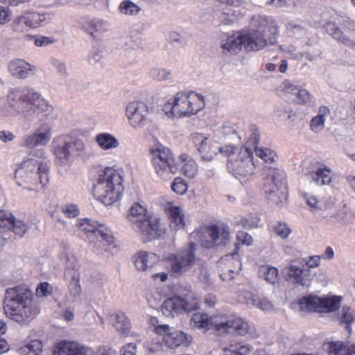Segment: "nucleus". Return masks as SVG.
Wrapping results in <instances>:
<instances>
[{"label": "nucleus", "instance_id": "nucleus-28", "mask_svg": "<svg viewBox=\"0 0 355 355\" xmlns=\"http://www.w3.org/2000/svg\"><path fill=\"white\" fill-rule=\"evenodd\" d=\"M96 352L90 347L78 342L60 343L54 355H95Z\"/></svg>", "mask_w": 355, "mask_h": 355}, {"label": "nucleus", "instance_id": "nucleus-26", "mask_svg": "<svg viewBox=\"0 0 355 355\" xmlns=\"http://www.w3.org/2000/svg\"><path fill=\"white\" fill-rule=\"evenodd\" d=\"M8 71L14 78L17 79H26L34 74L37 68L23 59H13L8 63Z\"/></svg>", "mask_w": 355, "mask_h": 355}, {"label": "nucleus", "instance_id": "nucleus-34", "mask_svg": "<svg viewBox=\"0 0 355 355\" xmlns=\"http://www.w3.org/2000/svg\"><path fill=\"white\" fill-rule=\"evenodd\" d=\"M113 327L121 335L128 336L132 328L131 322L123 312H119L113 315Z\"/></svg>", "mask_w": 355, "mask_h": 355}, {"label": "nucleus", "instance_id": "nucleus-37", "mask_svg": "<svg viewBox=\"0 0 355 355\" xmlns=\"http://www.w3.org/2000/svg\"><path fill=\"white\" fill-rule=\"evenodd\" d=\"M242 46L244 48V40L242 33H240L236 37H230L221 44L223 52L231 54L239 52Z\"/></svg>", "mask_w": 355, "mask_h": 355}, {"label": "nucleus", "instance_id": "nucleus-53", "mask_svg": "<svg viewBox=\"0 0 355 355\" xmlns=\"http://www.w3.org/2000/svg\"><path fill=\"white\" fill-rule=\"evenodd\" d=\"M150 76L159 81L166 80L171 76V71L164 69H153L150 71Z\"/></svg>", "mask_w": 355, "mask_h": 355}, {"label": "nucleus", "instance_id": "nucleus-61", "mask_svg": "<svg viewBox=\"0 0 355 355\" xmlns=\"http://www.w3.org/2000/svg\"><path fill=\"white\" fill-rule=\"evenodd\" d=\"M33 0H0V3L7 6H19L21 5H28Z\"/></svg>", "mask_w": 355, "mask_h": 355}, {"label": "nucleus", "instance_id": "nucleus-17", "mask_svg": "<svg viewBox=\"0 0 355 355\" xmlns=\"http://www.w3.org/2000/svg\"><path fill=\"white\" fill-rule=\"evenodd\" d=\"M77 225L82 232L93 234L98 239L100 238L99 241L102 243L104 251L112 254L114 253L116 244L113 234L110 229L87 218L83 219Z\"/></svg>", "mask_w": 355, "mask_h": 355}, {"label": "nucleus", "instance_id": "nucleus-52", "mask_svg": "<svg viewBox=\"0 0 355 355\" xmlns=\"http://www.w3.org/2000/svg\"><path fill=\"white\" fill-rule=\"evenodd\" d=\"M187 182L181 178H175L171 185L172 190L178 194H184L187 190Z\"/></svg>", "mask_w": 355, "mask_h": 355}, {"label": "nucleus", "instance_id": "nucleus-30", "mask_svg": "<svg viewBox=\"0 0 355 355\" xmlns=\"http://www.w3.org/2000/svg\"><path fill=\"white\" fill-rule=\"evenodd\" d=\"M259 137L256 133L249 139L246 144L250 146L258 157H260L265 163L272 164L276 161L277 155L275 151L268 148L258 147Z\"/></svg>", "mask_w": 355, "mask_h": 355}, {"label": "nucleus", "instance_id": "nucleus-46", "mask_svg": "<svg viewBox=\"0 0 355 355\" xmlns=\"http://www.w3.org/2000/svg\"><path fill=\"white\" fill-rule=\"evenodd\" d=\"M42 350V342L38 340H34L21 347L19 352L22 355H39Z\"/></svg>", "mask_w": 355, "mask_h": 355}, {"label": "nucleus", "instance_id": "nucleus-25", "mask_svg": "<svg viewBox=\"0 0 355 355\" xmlns=\"http://www.w3.org/2000/svg\"><path fill=\"white\" fill-rule=\"evenodd\" d=\"M191 141L197 151L200 154L202 162H209L214 159L217 155L216 150L212 149V145L208 137L201 134H193Z\"/></svg>", "mask_w": 355, "mask_h": 355}, {"label": "nucleus", "instance_id": "nucleus-51", "mask_svg": "<svg viewBox=\"0 0 355 355\" xmlns=\"http://www.w3.org/2000/svg\"><path fill=\"white\" fill-rule=\"evenodd\" d=\"M275 234L282 239H286L291 233V230L285 223H279L274 227Z\"/></svg>", "mask_w": 355, "mask_h": 355}, {"label": "nucleus", "instance_id": "nucleus-12", "mask_svg": "<svg viewBox=\"0 0 355 355\" xmlns=\"http://www.w3.org/2000/svg\"><path fill=\"white\" fill-rule=\"evenodd\" d=\"M265 178L263 179V191L268 200L273 205H279L286 198L282 189L284 174L278 168L272 166H265L263 169Z\"/></svg>", "mask_w": 355, "mask_h": 355}, {"label": "nucleus", "instance_id": "nucleus-54", "mask_svg": "<svg viewBox=\"0 0 355 355\" xmlns=\"http://www.w3.org/2000/svg\"><path fill=\"white\" fill-rule=\"evenodd\" d=\"M52 286L48 282H42L39 284L36 289V294L38 297H48L51 295Z\"/></svg>", "mask_w": 355, "mask_h": 355}, {"label": "nucleus", "instance_id": "nucleus-32", "mask_svg": "<svg viewBox=\"0 0 355 355\" xmlns=\"http://www.w3.org/2000/svg\"><path fill=\"white\" fill-rule=\"evenodd\" d=\"M324 347L329 355H355V343L336 341L327 343Z\"/></svg>", "mask_w": 355, "mask_h": 355}, {"label": "nucleus", "instance_id": "nucleus-11", "mask_svg": "<svg viewBox=\"0 0 355 355\" xmlns=\"http://www.w3.org/2000/svg\"><path fill=\"white\" fill-rule=\"evenodd\" d=\"M303 198L311 212L321 216L327 223L337 224L345 219V214L335 208L334 204L324 199L318 200L315 196L304 193Z\"/></svg>", "mask_w": 355, "mask_h": 355}, {"label": "nucleus", "instance_id": "nucleus-31", "mask_svg": "<svg viewBox=\"0 0 355 355\" xmlns=\"http://www.w3.org/2000/svg\"><path fill=\"white\" fill-rule=\"evenodd\" d=\"M134 258L136 268L142 271L151 268L159 261V257L157 254L146 251L137 252Z\"/></svg>", "mask_w": 355, "mask_h": 355}, {"label": "nucleus", "instance_id": "nucleus-23", "mask_svg": "<svg viewBox=\"0 0 355 355\" xmlns=\"http://www.w3.org/2000/svg\"><path fill=\"white\" fill-rule=\"evenodd\" d=\"M148 115L147 105L141 101H132L126 107V116L130 125L135 128L145 125Z\"/></svg>", "mask_w": 355, "mask_h": 355}, {"label": "nucleus", "instance_id": "nucleus-10", "mask_svg": "<svg viewBox=\"0 0 355 355\" xmlns=\"http://www.w3.org/2000/svg\"><path fill=\"white\" fill-rule=\"evenodd\" d=\"M191 237L198 241L202 247L211 248L227 245L230 239V234L226 226L214 225L192 232Z\"/></svg>", "mask_w": 355, "mask_h": 355}, {"label": "nucleus", "instance_id": "nucleus-4", "mask_svg": "<svg viewBox=\"0 0 355 355\" xmlns=\"http://www.w3.org/2000/svg\"><path fill=\"white\" fill-rule=\"evenodd\" d=\"M122 177L112 168H106L94 186V196L105 205L116 202L123 190Z\"/></svg>", "mask_w": 355, "mask_h": 355}, {"label": "nucleus", "instance_id": "nucleus-41", "mask_svg": "<svg viewBox=\"0 0 355 355\" xmlns=\"http://www.w3.org/2000/svg\"><path fill=\"white\" fill-rule=\"evenodd\" d=\"M312 180L318 186L329 184L331 182V171L324 168H318L311 173Z\"/></svg>", "mask_w": 355, "mask_h": 355}, {"label": "nucleus", "instance_id": "nucleus-35", "mask_svg": "<svg viewBox=\"0 0 355 355\" xmlns=\"http://www.w3.org/2000/svg\"><path fill=\"white\" fill-rule=\"evenodd\" d=\"M337 320L340 324L345 326L349 334L352 333V325L355 324V309L344 306L338 313Z\"/></svg>", "mask_w": 355, "mask_h": 355}, {"label": "nucleus", "instance_id": "nucleus-62", "mask_svg": "<svg viewBox=\"0 0 355 355\" xmlns=\"http://www.w3.org/2000/svg\"><path fill=\"white\" fill-rule=\"evenodd\" d=\"M234 224L238 228L250 229L253 227L252 223H249V221L243 217L236 218Z\"/></svg>", "mask_w": 355, "mask_h": 355}, {"label": "nucleus", "instance_id": "nucleus-39", "mask_svg": "<svg viewBox=\"0 0 355 355\" xmlns=\"http://www.w3.org/2000/svg\"><path fill=\"white\" fill-rule=\"evenodd\" d=\"M95 141L103 150L116 148L119 146L118 139L109 133H100L97 135Z\"/></svg>", "mask_w": 355, "mask_h": 355}, {"label": "nucleus", "instance_id": "nucleus-18", "mask_svg": "<svg viewBox=\"0 0 355 355\" xmlns=\"http://www.w3.org/2000/svg\"><path fill=\"white\" fill-rule=\"evenodd\" d=\"M218 323L220 336L227 333H236L241 336L252 337L254 334V328L245 320L234 315L223 313Z\"/></svg>", "mask_w": 355, "mask_h": 355}, {"label": "nucleus", "instance_id": "nucleus-63", "mask_svg": "<svg viewBox=\"0 0 355 355\" xmlns=\"http://www.w3.org/2000/svg\"><path fill=\"white\" fill-rule=\"evenodd\" d=\"M236 147L233 145H227L225 146L220 147L219 152L227 157H231L234 155Z\"/></svg>", "mask_w": 355, "mask_h": 355}, {"label": "nucleus", "instance_id": "nucleus-45", "mask_svg": "<svg viewBox=\"0 0 355 355\" xmlns=\"http://www.w3.org/2000/svg\"><path fill=\"white\" fill-rule=\"evenodd\" d=\"M225 355H249L250 348L248 345L230 342L229 346L223 348Z\"/></svg>", "mask_w": 355, "mask_h": 355}, {"label": "nucleus", "instance_id": "nucleus-36", "mask_svg": "<svg viewBox=\"0 0 355 355\" xmlns=\"http://www.w3.org/2000/svg\"><path fill=\"white\" fill-rule=\"evenodd\" d=\"M12 31L16 33H22L32 28L29 12H24L14 18L11 24Z\"/></svg>", "mask_w": 355, "mask_h": 355}, {"label": "nucleus", "instance_id": "nucleus-15", "mask_svg": "<svg viewBox=\"0 0 355 355\" xmlns=\"http://www.w3.org/2000/svg\"><path fill=\"white\" fill-rule=\"evenodd\" d=\"M52 136V127L49 123H42L34 132L25 137L23 145L29 149V154L34 157H42L45 151L37 148L40 146H46Z\"/></svg>", "mask_w": 355, "mask_h": 355}, {"label": "nucleus", "instance_id": "nucleus-55", "mask_svg": "<svg viewBox=\"0 0 355 355\" xmlns=\"http://www.w3.org/2000/svg\"><path fill=\"white\" fill-rule=\"evenodd\" d=\"M295 96L296 98L295 101L299 104H306L309 102L311 99L309 92L304 89H299Z\"/></svg>", "mask_w": 355, "mask_h": 355}, {"label": "nucleus", "instance_id": "nucleus-57", "mask_svg": "<svg viewBox=\"0 0 355 355\" xmlns=\"http://www.w3.org/2000/svg\"><path fill=\"white\" fill-rule=\"evenodd\" d=\"M320 256H311L309 257L307 260L305 259H303V265L304 264V267L306 268L310 269L312 272L311 269L318 267L320 263Z\"/></svg>", "mask_w": 355, "mask_h": 355}, {"label": "nucleus", "instance_id": "nucleus-2", "mask_svg": "<svg viewBox=\"0 0 355 355\" xmlns=\"http://www.w3.org/2000/svg\"><path fill=\"white\" fill-rule=\"evenodd\" d=\"M6 105L13 115H20L28 121L35 119L37 110L45 112V116L49 115L53 110L40 93L26 87L10 89L6 96Z\"/></svg>", "mask_w": 355, "mask_h": 355}, {"label": "nucleus", "instance_id": "nucleus-16", "mask_svg": "<svg viewBox=\"0 0 355 355\" xmlns=\"http://www.w3.org/2000/svg\"><path fill=\"white\" fill-rule=\"evenodd\" d=\"M286 281L303 287H309L314 274L303 265V259L291 260L282 270Z\"/></svg>", "mask_w": 355, "mask_h": 355}, {"label": "nucleus", "instance_id": "nucleus-64", "mask_svg": "<svg viewBox=\"0 0 355 355\" xmlns=\"http://www.w3.org/2000/svg\"><path fill=\"white\" fill-rule=\"evenodd\" d=\"M96 353L98 355H117L115 350L107 346H100Z\"/></svg>", "mask_w": 355, "mask_h": 355}, {"label": "nucleus", "instance_id": "nucleus-1", "mask_svg": "<svg viewBox=\"0 0 355 355\" xmlns=\"http://www.w3.org/2000/svg\"><path fill=\"white\" fill-rule=\"evenodd\" d=\"M3 309L12 321L27 325L40 313L34 294L28 287L16 286L5 291Z\"/></svg>", "mask_w": 355, "mask_h": 355}, {"label": "nucleus", "instance_id": "nucleus-49", "mask_svg": "<svg viewBox=\"0 0 355 355\" xmlns=\"http://www.w3.org/2000/svg\"><path fill=\"white\" fill-rule=\"evenodd\" d=\"M69 291L70 295L73 297L74 300H77L80 298L82 289L76 275L72 277V280L69 285Z\"/></svg>", "mask_w": 355, "mask_h": 355}, {"label": "nucleus", "instance_id": "nucleus-14", "mask_svg": "<svg viewBox=\"0 0 355 355\" xmlns=\"http://www.w3.org/2000/svg\"><path fill=\"white\" fill-rule=\"evenodd\" d=\"M253 150L250 146L241 148L236 158L231 157L227 164L229 171L236 178H249L254 173L255 164L252 155Z\"/></svg>", "mask_w": 355, "mask_h": 355}, {"label": "nucleus", "instance_id": "nucleus-7", "mask_svg": "<svg viewBox=\"0 0 355 355\" xmlns=\"http://www.w3.org/2000/svg\"><path fill=\"white\" fill-rule=\"evenodd\" d=\"M151 163L155 173L162 180L171 179L179 170V163L171 150L162 145L150 149Z\"/></svg>", "mask_w": 355, "mask_h": 355}, {"label": "nucleus", "instance_id": "nucleus-47", "mask_svg": "<svg viewBox=\"0 0 355 355\" xmlns=\"http://www.w3.org/2000/svg\"><path fill=\"white\" fill-rule=\"evenodd\" d=\"M33 28L42 26L46 20H50L53 16L51 12H29Z\"/></svg>", "mask_w": 355, "mask_h": 355}, {"label": "nucleus", "instance_id": "nucleus-40", "mask_svg": "<svg viewBox=\"0 0 355 355\" xmlns=\"http://www.w3.org/2000/svg\"><path fill=\"white\" fill-rule=\"evenodd\" d=\"M168 215L171 220V228L174 230H180L184 227V216L182 210L180 208L178 207H171L168 210Z\"/></svg>", "mask_w": 355, "mask_h": 355}, {"label": "nucleus", "instance_id": "nucleus-59", "mask_svg": "<svg viewBox=\"0 0 355 355\" xmlns=\"http://www.w3.org/2000/svg\"><path fill=\"white\" fill-rule=\"evenodd\" d=\"M62 212L69 218H74L79 214L78 207L75 205H69L62 208Z\"/></svg>", "mask_w": 355, "mask_h": 355}, {"label": "nucleus", "instance_id": "nucleus-29", "mask_svg": "<svg viewBox=\"0 0 355 355\" xmlns=\"http://www.w3.org/2000/svg\"><path fill=\"white\" fill-rule=\"evenodd\" d=\"M237 254H227L218 261L220 267L223 264L227 265L223 268L222 273L220 275V278L224 281L231 280L234 278L233 274L241 270V262L237 259Z\"/></svg>", "mask_w": 355, "mask_h": 355}, {"label": "nucleus", "instance_id": "nucleus-38", "mask_svg": "<svg viewBox=\"0 0 355 355\" xmlns=\"http://www.w3.org/2000/svg\"><path fill=\"white\" fill-rule=\"evenodd\" d=\"M329 114L327 106H320L318 114L310 122V128L315 133L320 132L324 128L325 117Z\"/></svg>", "mask_w": 355, "mask_h": 355}, {"label": "nucleus", "instance_id": "nucleus-60", "mask_svg": "<svg viewBox=\"0 0 355 355\" xmlns=\"http://www.w3.org/2000/svg\"><path fill=\"white\" fill-rule=\"evenodd\" d=\"M236 238L239 242L247 245H250L253 241L249 234L243 231H238Z\"/></svg>", "mask_w": 355, "mask_h": 355}, {"label": "nucleus", "instance_id": "nucleus-56", "mask_svg": "<svg viewBox=\"0 0 355 355\" xmlns=\"http://www.w3.org/2000/svg\"><path fill=\"white\" fill-rule=\"evenodd\" d=\"M137 347L136 343H130L124 345L120 349V355H137Z\"/></svg>", "mask_w": 355, "mask_h": 355}, {"label": "nucleus", "instance_id": "nucleus-21", "mask_svg": "<svg viewBox=\"0 0 355 355\" xmlns=\"http://www.w3.org/2000/svg\"><path fill=\"white\" fill-rule=\"evenodd\" d=\"M157 334L163 336V341L165 345L172 349L178 347H188L192 337L183 331L172 329L168 324H161L155 327Z\"/></svg>", "mask_w": 355, "mask_h": 355}, {"label": "nucleus", "instance_id": "nucleus-42", "mask_svg": "<svg viewBox=\"0 0 355 355\" xmlns=\"http://www.w3.org/2000/svg\"><path fill=\"white\" fill-rule=\"evenodd\" d=\"M179 159L184 162L182 171L184 174L189 178H195L198 174V164L192 159H189V156L184 153L180 155Z\"/></svg>", "mask_w": 355, "mask_h": 355}, {"label": "nucleus", "instance_id": "nucleus-48", "mask_svg": "<svg viewBox=\"0 0 355 355\" xmlns=\"http://www.w3.org/2000/svg\"><path fill=\"white\" fill-rule=\"evenodd\" d=\"M249 303L260 308L263 311H270L272 309V303L267 299L260 296L252 295L250 297V302H249Z\"/></svg>", "mask_w": 355, "mask_h": 355}, {"label": "nucleus", "instance_id": "nucleus-22", "mask_svg": "<svg viewBox=\"0 0 355 355\" xmlns=\"http://www.w3.org/2000/svg\"><path fill=\"white\" fill-rule=\"evenodd\" d=\"M144 242H148L162 237L165 234V228L161 226L159 218L149 216L137 225L133 229Z\"/></svg>", "mask_w": 355, "mask_h": 355}, {"label": "nucleus", "instance_id": "nucleus-8", "mask_svg": "<svg viewBox=\"0 0 355 355\" xmlns=\"http://www.w3.org/2000/svg\"><path fill=\"white\" fill-rule=\"evenodd\" d=\"M197 244L191 241L187 247L171 254L168 258L171 273L180 276L191 270L197 263Z\"/></svg>", "mask_w": 355, "mask_h": 355}, {"label": "nucleus", "instance_id": "nucleus-6", "mask_svg": "<svg viewBox=\"0 0 355 355\" xmlns=\"http://www.w3.org/2000/svg\"><path fill=\"white\" fill-rule=\"evenodd\" d=\"M204 98L202 96L191 92L187 94L178 92L172 101L164 106L166 113L171 112L173 116L181 117L196 114L204 107Z\"/></svg>", "mask_w": 355, "mask_h": 355}, {"label": "nucleus", "instance_id": "nucleus-5", "mask_svg": "<svg viewBox=\"0 0 355 355\" xmlns=\"http://www.w3.org/2000/svg\"><path fill=\"white\" fill-rule=\"evenodd\" d=\"M51 147L56 162L60 166H68L72 160L85 154L84 142L70 135H61L55 137Z\"/></svg>", "mask_w": 355, "mask_h": 355}, {"label": "nucleus", "instance_id": "nucleus-50", "mask_svg": "<svg viewBox=\"0 0 355 355\" xmlns=\"http://www.w3.org/2000/svg\"><path fill=\"white\" fill-rule=\"evenodd\" d=\"M51 63L60 76L67 77L68 76L67 64L64 60L53 58H51Z\"/></svg>", "mask_w": 355, "mask_h": 355}, {"label": "nucleus", "instance_id": "nucleus-20", "mask_svg": "<svg viewBox=\"0 0 355 355\" xmlns=\"http://www.w3.org/2000/svg\"><path fill=\"white\" fill-rule=\"evenodd\" d=\"M327 32L336 41L349 47L355 46V23L345 21L340 26L334 22L326 24Z\"/></svg>", "mask_w": 355, "mask_h": 355}, {"label": "nucleus", "instance_id": "nucleus-3", "mask_svg": "<svg viewBox=\"0 0 355 355\" xmlns=\"http://www.w3.org/2000/svg\"><path fill=\"white\" fill-rule=\"evenodd\" d=\"M277 27L274 20L266 16L252 17L250 28L243 33L244 49L246 51H259L276 43Z\"/></svg>", "mask_w": 355, "mask_h": 355}, {"label": "nucleus", "instance_id": "nucleus-58", "mask_svg": "<svg viewBox=\"0 0 355 355\" xmlns=\"http://www.w3.org/2000/svg\"><path fill=\"white\" fill-rule=\"evenodd\" d=\"M11 17V10L8 7L0 6V24H5L10 19Z\"/></svg>", "mask_w": 355, "mask_h": 355}, {"label": "nucleus", "instance_id": "nucleus-44", "mask_svg": "<svg viewBox=\"0 0 355 355\" xmlns=\"http://www.w3.org/2000/svg\"><path fill=\"white\" fill-rule=\"evenodd\" d=\"M119 10L122 15L135 17L139 13L141 8L130 0H124L119 4Z\"/></svg>", "mask_w": 355, "mask_h": 355}, {"label": "nucleus", "instance_id": "nucleus-43", "mask_svg": "<svg viewBox=\"0 0 355 355\" xmlns=\"http://www.w3.org/2000/svg\"><path fill=\"white\" fill-rule=\"evenodd\" d=\"M258 274L260 277L272 284H275L278 280L279 272L275 267L268 265L261 266L259 268Z\"/></svg>", "mask_w": 355, "mask_h": 355}, {"label": "nucleus", "instance_id": "nucleus-13", "mask_svg": "<svg viewBox=\"0 0 355 355\" xmlns=\"http://www.w3.org/2000/svg\"><path fill=\"white\" fill-rule=\"evenodd\" d=\"M200 308V300L196 295L189 291L182 296L178 295L166 300L162 305V311L166 316L189 313Z\"/></svg>", "mask_w": 355, "mask_h": 355}, {"label": "nucleus", "instance_id": "nucleus-19", "mask_svg": "<svg viewBox=\"0 0 355 355\" xmlns=\"http://www.w3.org/2000/svg\"><path fill=\"white\" fill-rule=\"evenodd\" d=\"M340 301L341 297L338 296L324 298L309 296L302 298L299 305L304 311L331 312L339 309Z\"/></svg>", "mask_w": 355, "mask_h": 355}, {"label": "nucleus", "instance_id": "nucleus-27", "mask_svg": "<svg viewBox=\"0 0 355 355\" xmlns=\"http://www.w3.org/2000/svg\"><path fill=\"white\" fill-rule=\"evenodd\" d=\"M223 313H217L209 316L205 313H196L193 314L191 318V324L200 329L209 330L214 328L216 334L220 335L219 326L218 323L220 318H222Z\"/></svg>", "mask_w": 355, "mask_h": 355}, {"label": "nucleus", "instance_id": "nucleus-9", "mask_svg": "<svg viewBox=\"0 0 355 355\" xmlns=\"http://www.w3.org/2000/svg\"><path fill=\"white\" fill-rule=\"evenodd\" d=\"M49 166L33 159L24 162L15 171V178L24 182L36 184L37 181L42 185L49 182Z\"/></svg>", "mask_w": 355, "mask_h": 355}, {"label": "nucleus", "instance_id": "nucleus-24", "mask_svg": "<svg viewBox=\"0 0 355 355\" xmlns=\"http://www.w3.org/2000/svg\"><path fill=\"white\" fill-rule=\"evenodd\" d=\"M27 230L28 225L22 220H15L11 213L0 210V232L12 230L21 237Z\"/></svg>", "mask_w": 355, "mask_h": 355}, {"label": "nucleus", "instance_id": "nucleus-33", "mask_svg": "<svg viewBox=\"0 0 355 355\" xmlns=\"http://www.w3.org/2000/svg\"><path fill=\"white\" fill-rule=\"evenodd\" d=\"M149 216L150 215L147 214L146 209L137 202L131 206L127 215V218L131 223L132 229Z\"/></svg>", "mask_w": 355, "mask_h": 355}]
</instances>
